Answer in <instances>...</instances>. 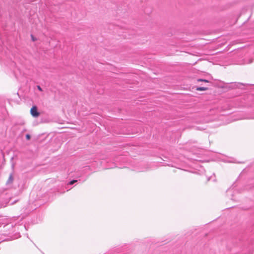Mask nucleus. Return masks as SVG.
I'll list each match as a JSON object with an SVG mask.
<instances>
[{
  "mask_svg": "<svg viewBox=\"0 0 254 254\" xmlns=\"http://www.w3.org/2000/svg\"><path fill=\"white\" fill-rule=\"evenodd\" d=\"M30 113L31 116L34 118H37L40 115V113L38 111L37 107L36 106H33L31 108Z\"/></svg>",
  "mask_w": 254,
  "mask_h": 254,
  "instance_id": "obj_1",
  "label": "nucleus"
},
{
  "mask_svg": "<svg viewBox=\"0 0 254 254\" xmlns=\"http://www.w3.org/2000/svg\"><path fill=\"white\" fill-rule=\"evenodd\" d=\"M25 137L27 140H30L31 138V135L29 134H26Z\"/></svg>",
  "mask_w": 254,
  "mask_h": 254,
  "instance_id": "obj_6",
  "label": "nucleus"
},
{
  "mask_svg": "<svg viewBox=\"0 0 254 254\" xmlns=\"http://www.w3.org/2000/svg\"><path fill=\"white\" fill-rule=\"evenodd\" d=\"M13 180H14V178L13 176V174L11 173L9 176V178H8L7 181H6V185H11L13 182Z\"/></svg>",
  "mask_w": 254,
  "mask_h": 254,
  "instance_id": "obj_2",
  "label": "nucleus"
},
{
  "mask_svg": "<svg viewBox=\"0 0 254 254\" xmlns=\"http://www.w3.org/2000/svg\"><path fill=\"white\" fill-rule=\"evenodd\" d=\"M208 88L204 87H197L196 90L197 91H205L208 90Z\"/></svg>",
  "mask_w": 254,
  "mask_h": 254,
  "instance_id": "obj_3",
  "label": "nucleus"
},
{
  "mask_svg": "<svg viewBox=\"0 0 254 254\" xmlns=\"http://www.w3.org/2000/svg\"><path fill=\"white\" fill-rule=\"evenodd\" d=\"M38 89L40 90V91H42V88L40 87V86H38Z\"/></svg>",
  "mask_w": 254,
  "mask_h": 254,
  "instance_id": "obj_8",
  "label": "nucleus"
},
{
  "mask_svg": "<svg viewBox=\"0 0 254 254\" xmlns=\"http://www.w3.org/2000/svg\"><path fill=\"white\" fill-rule=\"evenodd\" d=\"M31 40L33 41H36L37 40V39L33 35H31Z\"/></svg>",
  "mask_w": 254,
  "mask_h": 254,
  "instance_id": "obj_7",
  "label": "nucleus"
},
{
  "mask_svg": "<svg viewBox=\"0 0 254 254\" xmlns=\"http://www.w3.org/2000/svg\"><path fill=\"white\" fill-rule=\"evenodd\" d=\"M77 181L76 180H73L72 181H70L69 183H68V185H73L74 183L76 182Z\"/></svg>",
  "mask_w": 254,
  "mask_h": 254,
  "instance_id": "obj_5",
  "label": "nucleus"
},
{
  "mask_svg": "<svg viewBox=\"0 0 254 254\" xmlns=\"http://www.w3.org/2000/svg\"><path fill=\"white\" fill-rule=\"evenodd\" d=\"M197 81H203V82H209L208 80H207L206 79H201V78L198 79Z\"/></svg>",
  "mask_w": 254,
  "mask_h": 254,
  "instance_id": "obj_4",
  "label": "nucleus"
}]
</instances>
